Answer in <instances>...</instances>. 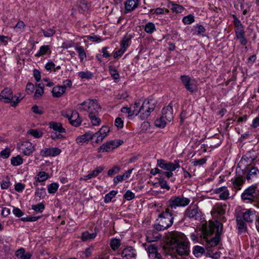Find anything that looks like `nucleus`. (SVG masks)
I'll return each mask as SVG.
<instances>
[{
  "label": "nucleus",
  "mask_w": 259,
  "mask_h": 259,
  "mask_svg": "<svg viewBox=\"0 0 259 259\" xmlns=\"http://www.w3.org/2000/svg\"><path fill=\"white\" fill-rule=\"evenodd\" d=\"M133 169H128L126 171L123 175H118L115 177L113 179V182L115 184H117L119 182H122L123 180H126L128 179L132 172Z\"/></svg>",
  "instance_id": "c756f323"
},
{
  "label": "nucleus",
  "mask_w": 259,
  "mask_h": 259,
  "mask_svg": "<svg viewBox=\"0 0 259 259\" xmlns=\"http://www.w3.org/2000/svg\"><path fill=\"white\" fill-rule=\"evenodd\" d=\"M78 76L81 79H90L92 77V73L89 71H81L78 73Z\"/></svg>",
  "instance_id": "603ef678"
},
{
  "label": "nucleus",
  "mask_w": 259,
  "mask_h": 259,
  "mask_svg": "<svg viewBox=\"0 0 259 259\" xmlns=\"http://www.w3.org/2000/svg\"><path fill=\"white\" fill-rule=\"evenodd\" d=\"M155 101L154 100H145L140 106L139 115L142 119L147 118L153 111L155 107Z\"/></svg>",
  "instance_id": "20e7f679"
},
{
  "label": "nucleus",
  "mask_w": 259,
  "mask_h": 259,
  "mask_svg": "<svg viewBox=\"0 0 259 259\" xmlns=\"http://www.w3.org/2000/svg\"><path fill=\"white\" fill-rule=\"evenodd\" d=\"M170 242L172 244H177L176 251L179 255H185L189 254V243L184 234L180 232L172 233L171 235Z\"/></svg>",
  "instance_id": "f257e3e1"
},
{
  "label": "nucleus",
  "mask_w": 259,
  "mask_h": 259,
  "mask_svg": "<svg viewBox=\"0 0 259 259\" xmlns=\"http://www.w3.org/2000/svg\"><path fill=\"white\" fill-rule=\"evenodd\" d=\"M124 197L127 200H131L134 198L135 194L132 191L128 190L124 194Z\"/></svg>",
  "instance_id": "774afa93"
},
{
  "label": "nucleus",
  "mask_w": 259,
  "mask_h": 259,
  "mask_svg": "<svg viewBox=\"0 0 259 259\" xmlns=\"http://www.w3.org/2000/svg\"><path fill=\"white\" fill-rule=\"evenodd\" d=\"M120 169V168L119 167L114 166L112 169H110L108 170V175L109 176H112L115 174H117L119 171Z\"/></svg>",
  "instance_id": "69168bd1"
},
{
  "label": "nucleus",
  "mask_w": 259,
  "mask_h": 259,
  "mask_svg": "<svg viewBox=\"0 0 259 259\" xmlns=\"http://www.w3.org/2000/svg\"><path fill=\"white\" fill-rule=\"evenodd\" d=\"M18 149L25 156H30L35 150V146L28 141H25L17 144Z\"/></svg>",
  "instance_id": "ddd939ff"
},
{
  "label": "nucleus",
  "mask_w": 259,
  "mask_h": 259,
  "mask_svg": "<svg viewBox=\"0 0 259 259\" xmlns=\"http://www.w3.org/2000/svg\"><path fill=\"white\" fill-rule=\"evenodd\" d=\"M90 7V4L84 0H80L77 2L75 9L79 13L85 14L89 11Z\"/></svg>",
  "instance_id": "a211bd4d"
},
{
  "label": "nucleus",
  "mask_w": 259,
  "mask_h": 259,
  "mask_svg": "<svg viewBox=\"0 0 259 259\" xmlns=\"http://www.w3.org/2000/svg\"><path fill=\"white\" fill-rule=\"evenodd\" d=\"M32 209L35 211L42 212L45 209V205L41 203L36 205H32Z\"/></svg>",
  "instance_id": "680f3d73"
},
{
  "label": "nucleus",
  "mask_w": 259,
  "mask_h": 259,
  "mask_svg": "<svg viewBox=\"0 0 259 259\" xmlns=\"http://www.w3.org/2000/svg\"><path fill=\"white\" fill-rule=\"evenodd\" d=\"M46 195L45 188H37L35 192V195L39 198H44Z\"/></svg>",
  "instance_id": "bf43d9fd"
},
{
  "label": "nucleus",
  "mask_w": 259,
  "mask_h": 259,
  "mask_svg": "<svg viewBox=\"0 0 259 259\" xmlns=\"http://www.w3.org/2000/svg\"><path fill=\"white\" fill-rule=\"evenodd\" d=\"M44 94V85L42 83H38L36 85V88L34 97L37 98L41 96Z\"/></svg>",
  "instance_id": "ea45409f"
},
{
  "label": "nucleus",
  "mask_w": 259,
  "mask_h": 259,
  "mask_svg": "<svg viewBox=\"0 0 259 259\" xmlns=\"http://www.w3.org/2000/svg\"><path fill=\"white\" fill-rule=\"evenodd\" d=\"M242 218L240 217H238L237 218V225L238 226V228L240 230L244 229L245 228V224L244 222L242 221Z\"/></svg>",
  "instance_id": "338daca9"
},
{
  "label": "nucleus",
  "mask_w": 259,
  "mask_h": 259,
  "mask_svg": "<svg viewBox=\"0 0 259 259\" xmlns=\"http://www.w3.org/2000/svg\"><path fill=\"white\" fill-rule=\"evenodd\" d=\"M13 99V95L12 91L9 88H5L0 94V101L4 100V102L6 103H11V106L15 107L20 102V99L18 97H17L16 100L12 101Z\"/></svg>",
  "instance_id": "0eeeda50"
},
{
  "label": "nucleus",
  "mask_w": 259,
  "mask_h": 259,
  "mask_svg": "<svg viewBox=\"0 0 259 259\" xmlns=\"http://www.w3.org/2000/svg\"><path fill=\"white\" fill-rule=\"evenodd\" d=\"M195 21L194 16L193 15L190 14L188 16H185L183 18V22L185 24H190L194 22Z\"/></svg>",
  "instance_id": "6e6d98bb"
},
{
  "label": "nucleus",
  "mask_w": 259,
  "mask_h": 259,
  "mask_svg": "<svg viewBox=\"0 0 259 259\" xmlns=\"http://www.w3.org/2000/svg\"><path fill=\"white\" fill-rule=\"evenodd\" d=\"M23 160L20 155L12 157L11 159V163L13 166L20 165L23 163Z\"/></svg>",
  "instance_id": "a19ab883"
},
{
  "label": "nucleus",
  "mask_w": 259,
  "mask_h": 259,
  "mask_svg": "<svg viewBox=\"0 0 259 259\" xmlns=\"http://www.w3.org/2000/svg\"><path fill=\"white\" fill-rule=\"evenodd\" d=\"M15 255L20 259H30L31 256V254L29 252L25 251L22 248L16 251Z\"/></svg>",
  "instance_id": "7c9ffc66"
},
{
  "label": "nucleus",
  "mask_w": 259,
  "mask_h": 259,
  "mask_svg": "<svg viewBox=\"0 0 259 259\" xmlns=\"http://www.w3.org/2000/svg\"><path fill=\"white\" fill-rule=\"evenodd\" d=\"M193 252L196 257H198L204 252V249L201 246H196L193 249Z\"/></svg>",
  "instance_id": "49530a36"
},
{
  "label": "nucleus",
  "mask_w": 259,
  "mask_h": 259,
  "mask_svg": "<svg viewBox=\"0 0 259 259\" xmlns=\"http://www.w3.org/2000/svg\"><path fill=\"white\" fill-rule=\"evenodd\" d=\"M172 102H171L169 105L164 107L162 109V115L163 118L166 119L167 120L170 121L173 119V110H172Z\"/></svg>",
  "instance_id": "6ab92c4d"
},
{
  "label": "nucleus",
  "mask_w": 259,
  "mask_h": 259,
  "mask_svg": "<svg viewBox=\"0 0 259 259\" xmlns=\"http://www.w3.org/2000/svg\"><path fill=\"white\" fill-rule=\"evenodd\" d=\"M241 218L244 221L247 222H252L255 218V211L251 209H247L245 212H242Z\"/></svg>",
  "instance_id": "4be33fe9"
},
{
  "label": "nucleus",
  "mask_w": 259,
  "mask_h": 259,
  "mask_svg": "<svg viewBox=\"0 0 259 259\" xmlns=\"http://www.w3.org/2000/svg\"><path fill=\"white\" fill-rule=\"evenodd\" d=\"M68 118L70 123L74 126H79L81 122L79 114L76 111H72L71 115L69 116Z\"/></svg>",
  "instance_id": "b1692460"
},
{
  "label": "nucleus",
  "mask_w": 259,
  "mask_h": 259,
  "mask_svg": "<svg viewBox=\"0 0 259 259\" xmlns=\"http://www.w3.org/2000/svg\"><path fill=\"white\" fill-rule=\"evenodd\" d=\"M131 38V37L128 35L124 36L121 41L120 47L126 50L130 45Z\"/></svg>",
  "instance_id": "a18cd8bd"
},
{
  "label": "nucleus",
  "mask_w": 259,
  "mask_h": 259,
  "mask_svg": "<svg viewBox=\"0 0 259 259\" xmlns=\"http://www.w3.org/2000/svg\"><path fill=\"white\" fill-rule=\"evenodd\" d=\"M101 134L99 131L95 134L92 133V140L95 138V142L97 143L102 142L105 137Z\"/></svg>",
  "instance_id": "8fccbe9b"
},
{
  "label": "nucleus",
  "mask_w": 259,
  "mask_h": 259,
  "mask_svg": "<svg viewBox=\"0 0 259 259\" xmlns=\"http://www.w3.org/2000/svg\"><path fill=\"white\" fill-rule=\"evenodd\" d=\"M140 106V104L139 102H135L134 104L130 106L133 114L136 115L139 114V110Z\"/></svg>",
  "instance_id": "5fc2aeb1"
},
{
  "label": "nucleus",
  "mask_w": 259,
  "mask_h": 259,
  "mask_svg": "<svg viewBox=\"0 0 259 259\" xmlns=\"http://www.w3.org/2000/svg\"><path fill=\"white\" fill-rule=\"evenodd\" d=\"M48 178L49 176L48 174L45 171L39 172L35 178V179L36 180V181L38 182H43L48 180Z\"/></svg>",
  "instance_id": "58836bf2"
},
{
  "label": "nucleus",
  "mask_w": 259,
  "mask_h": 259,
  "mask_svg": "<svg viewBox=\"0 0 259 259\" xmlns=\"http://www.w3.org/2000/svg\"><path fill=\"white\" fill-rule=\"evenodd\" d=\"M96 236V232L90 233L88 231H85L81 233L80 238L83 242H89L94 239Z\"/></svg>",
  "instance_id": "cd10ccee"
},
{
  "label": "nucleus",
  "mask_w": 259,
  "mask_h": 259,
  "mask_svg": "<svg viewBox=\"0 0 259 259\" xmlns=\"http://www.w3.org/2000/svg\"><path fill=\"white\" fill-rule=\"evenodd\" d=\"M123 143L122 140H111L103 144L98 149L99 152H109L121 145Z\"/></svg>",
  "instance_id": "9b49d317"
},
{
  "label": "nucleus",
  "mask_w": 259,
  "mask_h": 259,
  "mask_svg": "<svg viewBox=\"0 0 259 259\" xmlns=\"http://www.w3.org/2000/svg\"><path fill=\"white\" fill-rule=\"evenodd\" d=\"M167 7L172 12L176 13H181L184 10V8L179 4L172 2H169L167 4Z\"/></svg>",
  "instance_id": "bb28decb"
},
{
  "label": "nucleus",
  "mask_w": 259,
  "mask_h": 259,
  "mask_svg": "<svg viewBox=\"0 0 259 259\" xmlns=\"http://www.w3.org/2000/svg\"><path fill=\"white\" fill-rule=\"evenodd\" d=\"M49 127L54 131L58 132L52 134L51 138L53 140L57 139H62L64 137L61 134V133H65L66 130L62 126V125L60 122H57L54 121L50 122L49 124Z\"/></svg>",
  "instance_id": "f8f14e48"
},
{
  "label": "nucleus",
  "mask_w": 259,
  "mask_h": 259,
  "mask_svg": "<svg viewBox=\"0 0 259 259\" xmlns=\"http://www.w3.org/2000/svg\"><path fill=\"white\" fill-rule=\"evenodd\" d=\"M50 50L49 46L48 45H44L40 47L39 51L35 54V56L40 57L42 55L46 54Z\"/></svg>",
  "instance_id": "c03bdc74"
},
{
  "label": "nucleus",
  "mask_w": 259,
  "mask_h": 259,
  "mask_svg": "<svg viewBox=\"0 0 259 259\" xmlns=\"http://www.w3.org/2000/svg\"><path fill=\"white\" fill-rule=\"evenodd\" d=\"M144 30L149 34H152L156 30L155 24L152 22H148L145 24Z\"/></svg>",
  "instance_id": "e433bc0d"
},
{
  "label": "nucleus",
  "mask_w": 259,
  "mask_h": 259,
  "mask_svg": "<svg viewBox=\"0 0 259 259\" xmlns=\"http://www.w3.org/2000/svg\"><path fill=\"white\" fill-rule=\"evenodd\" d=\"M90 140H92V133L87 132L78 136L76 138V141L78 144L82 145L84 143H87Z\"/></svg>",
  "instance_id": "393cba45"
},
{
  "label": "nucleus",
  "mask_w": 259,
  "mask_h": 259,
  "mask_svg": "<svg viewBox=\"0 0 259 259\" xmlns=\"http://www.w3.org/2000/svg\"><path fill=\"white\" fill-rule=\"evenodd\" d=\"M141 0H126L124 2V8L126 12H131L139 7Z\"/></svg>",
  "instance_id": "f3484780"
},
{
  "label": "nucleus",
  "mask_w": 259,
  "mask_h": 259,
  "mask_svg": "<svg viewBox=\"0 0 259 259\" xmlns=\"http://www.w3.org/2000/svg\"><path fill=\"white\" fill-rule=\"evenodd\" d=\"M89 116L93 125L98 126L100 124L101 122V119L97 116L96 114H91L89 115Z\"/></svg>",
  "instance_id": "79ce46f5"
},
{
  "label": "nucleus",
  "mask_w": 259,
  "mask_h": 259,
  "mask_svg": "<svg viewBox=\"0 0 259 259\" xmlns=\"http://www.w3.org/2000/svg\"><path fill=\"white\" fill-rule=\"evenodd\" d=\"M75 50L78 54L80 62H83L87 59V55L83 48L80 46H76L75 47Z\"/></svg>",
  "instance_id": "72a5a7b5"
},
{
  "label": "nucleus",
  "mask_w": 259,
  "mask_h": 259,
  "mask_svg": "<svg viewBox=\"0 0 259 259\" xmlns=\"http://www.w3.org/2000/svg\"><path fill=\"white\" fill-rule=\"evenodd\" d=\"M159 184L161 188L166 189L168 190H169V186L167 184V182L164 179H160L159 180Z\"/></svg>",
  "instance_id": "e2e57ef3"
},
{
  "label": "nucleus",
  "mask_w": 259,
  "mask_h": 259,
  "mask_svg": "<svg viewBox=\"0 0 259 259\" xmlns=\"http://www.w3.org/2000/svg\"><path fill=\"white\" fill-rule=\"evenodd\" d=\"M89 105L90 106V108L88 110L89 115L97 114L101 109L100 106L96 100L89 99Z\"/></svg>",
  "instance_id": "412c9836"
},
{
  "label": "nucleus",
  "mask_w": 259,
  "mask_h": 259,
  "mask_svg": "<svg viewBox=\"0 0 259 259\" xmlns=\"http://www.w3.org/2000/svg\"><path fill=\"white\" fill-rule=\"evenodd\" d=\"M190 202V198L185 197L183 195L172 196L167 201L166 208L171 212L177 214V208L185 207L188 206Z\"/></svg>",
  "instance_id": "7ed1b4c3"
},
{
  "label": "nucleus",
  "mask_w": 259,
  "mask_h": 259,
  "mask_svg": "<svg viewBox=\"0 0 259 259\" xmlns=\"http://www.w3.org/2000/svg\"><path fill=\"white\" fill-rule=\"evenodd\" d=\"M11 154V150L10 148H6L2 150L0 153V156L3 159H7L9 157Z\"/></svg>",
  "instance_id": "052dcab7"
},
{
  "label": "nucleus",
  "mask_w": 259,
  "mask_h": 259,
  "mask_svg": "<svg viewBox=\"0 0 259 259\" xmlns=\"http://www.w3.org/2000/svg\"><path fill=\"white\" fill-rule=\"evenodd\" d=\"M169 122L170 121L167 120L166 119L163 118L162 116H161L160 118H157L155 121V125L157 127L163 128L168 122Z\"/></svg>",
  "instance_id": "c9c22d12"
},
{
  "label": "nucleus",
  "mask_w": 259,
  "mask_h": 259,
  "mask_svg": "<svg viewBox=\"0 0 259 259\" xmlns=\"http://www.w3.org/2000/svg\"><path fill=\"white\" fill-rule=\"evenodd\" d=\"M177 216V214L166 208L165 210L159 215L158 223L155 225L156 229L159 231L167 229L172 225L174 219Z\"/></svg>",
  "instance_id": "f03ea898"
},
{
  "label": "nucleus",
  "mask_w": 259,
  "mask_h": 259,
  "mask_svg": "<svg viewBox=\"0 0 259 259\" xmlns=\"http://www.w3.org/2000/svg\"><path fill=\"white\" fill-rule=\"evenodd\" d=\"M213 193L218 195L221 200H226L229 199L230 193L227 187H221L213 190Z\"/></svg>",
  "instance_id": "dca6fc26"
},
{
  "label": "nucleus",
  "mask_w": 259,
  "mask_h": 259,
  "mask_svg": "<svg viewBox=\"0 0 259 259\" xmlns=\"http://www.w3.org/2000/svg\"><path fill=\"white\" fill-rule=\"evenodd\" d=\"M65 91L64 90V87H62L61 85H58L53 88L52 92L54 97H60L65 93Z\"/></svg>",
  "instance_id": "473e14b6"
},
{
  "label": "nucleus",
  "mask_w": 259,
  "mask_h": 259,
  "mask_svg": "<svg viewBox=\"0 0 259 259\" xmlns=\"http://www.w3.org/2000/svg\"><path fill=\"white\" fill-rule=\"evenodd\" d=\"M110 244L111 248L115 250L120 246V240L118 239H113L111 240Z\"/></svg>",
  "instance_id": "864d4df0"
},
{
  "label": "nucleus",
  "mask_w": 259,
  "mask_h": 259,
  "mask_svg": "<svg viewBox=\"0 0 259 259\" xmlns=\"http://www.w3.org/2000/svg\"><path fill=\"white\" fill-rule=\"evenodd\" d=\"M41 31L45 37H51L53 36L56 32V30L54 28L41 29Z\"/></svg>",
  "instance_id": "3c124183"
},
{
  "label": "nucleus",
  "mask_w": 259,
  "mask_h": 259,
  "mask_svg": "<svg viewBox=\"0 0 259 259\" xmlns=\"http://www.w3.org/2000/svg\"><path fill=\"white\" fill-rule=\"evenodd\" d=\"M109 70L110 73L111 75L113 77V78L115 79H118L119 77V74L117 73L116 69L111 66L109 67Z\"/></svg>",
  "instance_id": "13d9d810"
},
{
  "label": "nucleus",
  "mask_w": 259,
  "mask_h": 259,
  "mask_svg": "<svg viewBox=\"0 0 259 259\" xmlns=\"http://www.w3.org/2000/svg\"><path fill=\"white\" fill-rule=\"evenodd\" d=\"M117 194V192L112 190L107 194L104 197V201L105 203H108L111 201L112 198L114 197Z\"/></svg>",
  "instance_id": "de8ad7c7"
},
{
  "label": "nucleus",
  "mask_w": 259,
  "mask_h": 259,
  "mask_svg": "<svg viewBox=\"0 0 259 259\" xmlns=\"http://www.w3.org/2000/svg\"><path fill=\"white\" fill-rule=\"evenodd\" d=\"M61 150L57 147L45 148L40 152V154L42 157L56 156L60 154Z\"/></svg>",
  "instance_id": "2eb2a0df"
},
{
  "label": "nucleus",
  "mask_w": 259,
  "mask_h": 259,
  "mask_svg": "<svg viewBox=\"0 0 259 259\" xmlns=\"http://www.w3.org/2000/svg\"><path fill=\"white\" fill-rule=\"evenodd\" d=\"M25 25L23 21H20L18 22L14 28L18 31H22L24 29Z\"/></svg>",
  "instance_id": "0e129e2a"
},
{
  "label": "nucleus",
  "mask_w": 259,
  "mask_h": 259,
  "mask_svg": "<svg viewBox=\"0 0 259 259\" xmlns=\"http://www.w3.org/2000/svg\"><path fill=\"white\" fill-rule=\"evenodd\" d=\"M244 182V180L241 177H237L232 179V187L236 190L241 189V187Z\"/></svg>",
  "instance_id": "c85d7f7f"
},
{
  "label": "nucleus",
  "mask_w": 259,
  "mask_h": 259,
  "mask_svg": "<svg viewBox=\"0 0 259 259\" xmlns=\"http://www.w3.org/2000/svg\"><path fill=\"white\" fill-rule=\"evenodd\" d=\"M93 248L94 247L93 246H90L87 248L84 251L79 252L78 253V255H79L82 258H88L92 255Z\"/></svg>",
  "instance_id": "f704fd0d"
},
{
  "label": "nucleus",
  "mask_w": 259,
  "mask_h": 259,
  "mask_svg": "<svg viewBox=\"0 0 259 259\" xmlns=\"http://www.w3.org/2000/svg\"><path fill=\"white\" fill-rule=\"evenodd\" d=\"M223 229V224L219 222L216 221L214 223H209L207 225L203 230L204 235L206 237L210 236L215 230L216 236L220 237Z\"/></svg>",
  "instance_id": "423d86ee"
},
{
  "label": "nucleus",
  "mask_w": 259,
  "mask_h": 259,
  "mask_svg": "<svg viewBox=\"0 0 259 259\" xmlns=\"http://www.w3.org/2000/svg\"><path fill=\"white\" fill-rule=\"evenodd\" d=\"M184 217L194 220H200L201 212L197 205H190L185 211Z\"/></svg>",
  "instance_id": "1a4fd4ad"
},
{
  "label": "nucleus",
  "mask_w": 259,
  "mask_h": 259,
  "mask_svg": "<svg viewBox=\"0 0 259 259\" xmlns=\"http://www.w3.org/2000/svg\"><path fill=\"white\" fill-rule=\"evenodd\" d=\"M256 186L252 185L246 189L241 194L242 199L245 200H248L252 202L254 200L255 193L256 190Z\"/></svg>",
  "instance_id": "4468645a"
},
{
  "label": "nucleus",
  "mask_w": 259,
  "mask_h": 259,
  "mask_svg": "<svg viewBox=\"0 0 259 259\" xmlns=\"http://www.w3.org/2000/svg\"><path fill=\"white\" fill-rule=\"evenodd\" d=\"M59 184L57 183H53L48 185V190L50 194L55 193L58 189Z\"/></svg>",
  "instance_id": "09e8293b"
},
{
  "label": "nucleus",
  "mask_w": 259,
  "mask_h": 259,
  "mask_svg": "<svg viewBox=\"0 0 259 259\" xmlns=\"http://www.w3.org/2000/svg\"><path fill=\"white\" fill-rule=\"evenodd\" d=\"M89 103V100L84 101L82 103L77 105V109L80 111H87L88 112L89 108H90Z\"/></svg>",
  "instance_id": "37998d69"
},
{
  "label": "nucleus",
  "mask_w": 259,
  "mask_h": 259,
  "mask_svg": "<svg viewBox=\"0 0 259 259\" xmlns=\"http://www.w3.org/2000/svg\"><path fill=\"white\" fill-rule=\"evenodd\" d=\"M28 134L32 135L34 138H39L42 137V133L38 130H30L27 132Z\"/></svg>",
  "instance_id": "4d7b16f0"
},
{
  "label": "nucleus",
  "mask_w": 259,
  "mask_h": 259,
  "mask_svg": "<svg viewBox=\"0 0 259 259\" xmlns=\"http://www.w3.org/2000/svg\"><path fill=\"white\" fill-rule=\"evenodd\" d=\"M136 253L132 247L125 248L121 253V256L124 259H136Z\"/></svg>",
  "instance_id": "aec40b11"
},
{
  "label": "nucleus",
  "mask_w": 259,
  "mask_h": 259,
  "mask_svg": "<svg viewBox=\"0 0 259 259\" xmlns=\"http://www.w3.org/2000/svg\"><path fill=\"white\" fill-rule=\"evenodd\" d=\"M181 79L187 91L191 93H194L197 91V82L195 79L188 75H182L181 76Z\"/></svg>",
  "instance_id": "6e6552de"
},
{
  "label": "nucleus",
  "mask_w": 259,
  "mask_h": 259,
  "mask_svg": "<svg viewBox=\"0 0 259 259\" xmlns=\"http://www.w3.org/2000/svg\"><path fill=\"white\" fill-rule=\"evenodd\" d=\"M258 178H259V170L256 167H251L246 176V179L252 182Z\"/></svg>",
  "instance_id": "a878e982"
},
{
  "label": "nucleus",
  "mask_w": 259,
  "mask_h": 259,
  "mask_svg": "<svg viewBox=\"0 0 259 259\" xmlns=\"http://www.w3.org/2000/svg\"><path fill=\"white\" fill-rule=\"evenodd\" d=\"M204 237L206 239H207L208 237H206V236L204 235ZM219 241H220V237L215 236L214 237H213V238H212L210 240H207L206 245L209 247L215 246L218 244Z\"/></svg>",
  "instance_id": "4c0bfd02"
},
{
  "label": "nucleus",
  "mask_w": 259,
  "mask_h": 259,
  "mask_svg": "<svg viewBox=\"0 0 259 259\" xmlns=\"http://www.w3.org/2000/svg\"><path fill=\"white\" fill-rule=\"evenodd\" d=\"M157 165L162 169L167 171H174L177 168L180 167L179 160H176L174 163L167 161L163 159H158L157 160Z\"/></svg>",
  "instance_id": "9d476101"
},
{
  "label": "nucleus",
  "mask_w": 259,
  "mask_h": 259,
  "mask_svg": "<svg viewBox=\"0 0 259 259\" xmlns=\"http://www.w3.org/2000/svg\"><path fill=\"white\" fill-rule=\"evenodd\" d=\"M233 18L236 36L239 40L240 44L245 46L247 44V41L245 37L244 26L235 15H233Z\"/></svg>",
  "instance_id": "39448f33"
},
{
  "label": "nucleus",
  "mask_w": 259,
  "mask_h": 259,
  "mask_svg": "<svg viewBox=\"0 0 259 259\" xmlns=\"http://www.w3.org/2000/svg\"><path fill=\"white\" fill-rule=\"evenodd\" d=\"M103 166L97 167L95 169L91 171L88 175L84 177L83 179L85 181L96 177L104 169Z\"/></svg>",
  "instance_id": "2f4dec72"
},
{
  "label": "nucleus",
  "mask_w": 259,
  "mask_h": 259,
  "mask_svg": "<svg viewBox=\"0 0 259 259\" xmlns=\"http://www.w3.org/2000/svg\"><path fill=\"white\" fill-rule=\"evenodd\" d=\"M256 158L255 152L254 151H250L242 157L240 162H246V164L248 165L253 162Z\"/></svg>",
  "instance_id": "5701e85b"
}]
</instances>
